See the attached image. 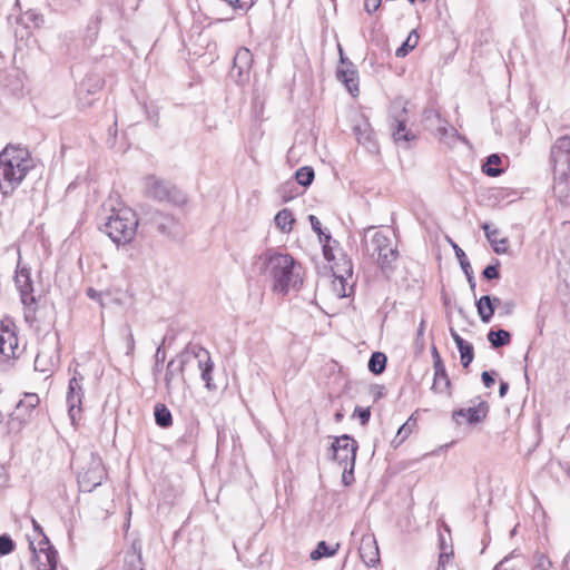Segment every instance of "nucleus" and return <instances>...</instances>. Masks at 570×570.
I'll list each match as a JSON object with an SVG mask.
<instances>
[{"instance_id":"f257e3e1","label":"nucleus","mask_w":570,"mask_h":570,"mask_svg":"<svg viewBox=\"0 0 570 570\" xmlns=\"http://www.w3.org/2000/svg\"><path fill=\"white\" fill-rule=\"evenodd\" d=\"M30 151L19 145H7L0 151V194L10 197L35 168Z\"/></svg>"},{"instance_id":"f03ea898","label":"nucleus","mask_w":570,"mask_h":570,"mask_svg":"<svg viewBox=\"0 0 570 570\" xmlns=\"http://www.w3.org/2000/svg\"><path fill=\"white\" fill-rule=\"evenodd\" d=\"M297 264L289 254L273 252L263 253L258 258L259 272L272 282L275 293L286 295L291 287L302 283L296 272Z\"/></svg>"},{"instance_id":"7ed1b4c3","label":"nucleus","mask_w":570,"mask_h":570,"mask_svg":"<svg viewBox=\"0 0 570 570\" xmlns=\"http://www.w3.org/2000/svg\"><path fill=\"white\" fill-rule=\"evenodd\" d=\"M138 224L139 220L136 213L128 207H122L119 209H112L111 215L100 229L115 244L126 245L134 239Z\"/></svg>"},{"instance_id":"20e7f679","label":"nucleus","mask_w":570,"mask_h":570,"mask_svg":"<svg viewBox=\"0 0 570 570\" xmlns=\"http://www.w3.org/2000/svg\"><path fill=\"white\" fill-rule=\"evenodd\" d=\"M373 227H370L364 233L363 246L364 252L374 257L377 255L376 262L382 273L390 277L395 269V262L399 257L396 246L392 245L391 238L382 232H374L371 239H366V235Z\"/></svg>"},{"instance_id":"39448f33","label":"nucleus","mask_w":570,"mask_h":570,"mask_svg":"<svg viewBox=\"0 0 570 570\" xmlns=\"http://www.w3.org/2000/svg\"><path fill=\"white\" fill-rule=\"evenodd\" d=\"M106 476L107 472L101 458L95 453H89L85 464L78 471L77 481L81 491L91 492L102 483Z\"/></svg>"},{"instance_id":"423d86ee","label":"nucleus","mask_w":570,"mask_h":570,"mask_svg":"<svg viewBox=\"0 0 570 570\" xmlns=\"http://www.w3.org/2000/svg\"><path fill=\"white\" fill-rule=\"evenodd\" d=\"M333 459L344 468V479L346 473L353 474L356 461L357 442L348 434L336 436L331 445Z\"/></svg>"},{"instance_id":"0eeeda50","label":"nucleus","mask_w":570,"mask_h":570,"mask_svg":"<svg viewBox=\"0 0 570 570\" xmlns=\"http://www.w3.org/2000/svg\"><path fill=\"white\" fill-rule=\"evenodd\" d=\"M145 194L156 200H170L174 203H184L185 197L169 183L157 178L156 176H147L145 178Z\"/></svg>"},{"instance_id":"6e6552de","label":"nucleus","mask_w":570,"mask_h":570,"mask_svg":"<svg viewBox=\"0 0 570 570\" xmlns=\"http://www.w3.org/2000/svg\"><path fill=\"white\" fill-rule=\"evenodd\" d=\"M550 160L554 175H568L570 171V137L562 136L551 147Z\"/></svg>"},{"instance_id":"1a4fd4ad","label":"nucleus","mask_w":570,"mask_h":570,"mask_svg":"<svg viewBox=\"0 0 570 570\" xmlns=\"http://www.w3.org/2000/svg\"><path fill=\"white\" fill-rule=\"evenodd\" d=\"M29 547L33 553V567L36 570H56L58 564V552L48 544L36 546L33 539L29 538Z\"/></svg>"},{"instance_id":"9d476101","label":"nucleus","mask_w":570,"mask_h":570,"mask_svg":"<svg viewBox=\"0 0 570 570\" xmlns=\"http://www.w3.org/2000/svg\"><path fill=\"white\" fill-rule=\"evenodd\" d=\"M191 358H196L198 361V368L200 371L202 380L205 382L206 389L208 391L217 390V386L213 383L212 373L214 370V362L209 352L198 345L190 346V360Z\"/></svg>"},{"instance_id":"9b49d317","label":"nucleus","mask_w":570,"mask_h":570,"mask_svg":"<svg viewBox=\"0 0 570 570\" xmlns=\"http://www.w3.org/2000/svg\"><path fill=\"white\" fill-rule=\"evenodd\" d=\"M190 362V346H187L175 358L170 360L166 366L165 386L168 394L171 393L173 383L177 377L184 380V371Z\"/></svg>"},{"instance_id":"f8f14e48","label":"nucleus","mask_w":570,"mask_h":570,"mask_svg":"<svg viewBox=\"0 0 570 570\" xmlns=\"http://www.w3.org/2000/svg\"><path fill=\"white\" fill-rule=\"evenodd\" d=\"M14 284L20 293L21 303L27 307L35 305L36 298L33 296V284L31 279V273L28 267L18 266L14 276Z\"/></svg>"},{"instance_id":"ddd939ff","label":"nucleus","mask_w":570,"mask_h":570,"mask_svg":"<svg viewBox=\"0 0 570 570\" xmlns=\"http://www.w3.org/2000/svg\"><path fill=\"white\" fill-rule=\"evenodd\" d=\"M422 121L428 129L435 130L441 139L452 135V137H459L456 129L448 128V122L443 120L438 110L432 107L425 108L422 115Z\"/></svg>"},{"instance_id":"4468645a","label":"nucleus","mask_w":570,"mask_h":570,"mask_svg":"<svg viewBox=\"0 0 570 570\" xmlns=\"http://www.w3.org/2000/svg\"><path fill=\"white\" fill-rule=\"evenodd\" d=\"M340 51H341V62H342L343 67L337 69V72H336L337 79L346 86L348 92L352 96H356L358 94L357 70L355 69V67L353 66L352 62L347 61V59H345L343 57L342 49H340Z\"/></svg>"},{"instance_id":"2eb2a0df","label":"nucleus","mask_w":570,"mask_h":570,"mask_svg":"<svg viewBox=\"0 0 570 570\" xmlns=\"http://www.w3.org/2000/svg\"><path fill=\"white\" fill-rule=\"evenodd\" d=\"M406 120L405 107H402L397 115L391 117L390 128L396 142H409L416 138V136L411 130L406 129Z\"/></svg>"},{"instance_id":"dca6fc26","label":"nucleus","mask_w":570,"mask_h":570,"mask_svg":"<svg viewBox=\"0 0 570 570\" xmlns=\"http://www.w3.org/2000/svg\"><path fill=\"white\" fill-rule=\"evenodd\" d=\"M78 372H75V375L70 379L67 392V404L69 407V416L72 421L76 419L75 411L76 409L80 411L81 400L83 396L81 381L82 376L77 377Z\"/></svg>"},{"instance_id":"f3484780","label":"nucleus","mask_w":570,"mask_h":570,"mask_svg":"<svg viewBox=\"0 0 570 570\" xmlns=\"http://www.w3.org/2000/svg\"><path fill=\"white\" fill-rule=\"evenodd\" d=\"M358 551L361 559L367 567H375L380 562L379 547L374 535H363Z\"/></svg>"},{"instance_id":"a211bd4d","label":"nucleus","mask_w":570,"mask_h":570,"mask_svg":"<svg viewBox=\"0 0 570 570\" xmlns=\"http://www.w3.org/2000/svg\"><path fill=\"white\" fill-rule=\"evenodd\" d=\"M253 62V55L247 48H240L235 57L232 75L234 76L237 71V82H243L247 80L249 75V69Z\"/></svg>"},{"instance_id":"6ab92c4d","label":"nucleus","mask_w":570,"mask_h":570,"mask_svg":"<svg viewBox=\"0 0 570 570\" xmlns=\"http://www.w3.org/2000/svg\"><path fill=\"white\" fill-rule=\"evenodd\" d=\"M18 337L9 327L0 331V360L7 361L16 356Z\"/></svg>"},{"instance_id":"aec40b11","label":"nucleus","mask_w":570,"mask_h":570,"mask_svg":"<svg viewBox=\"0 0 570 570\" xmlns=\"http://www.w3.org/2000/svg\"><path fill=\"white\" fill-rule=\"evenodd\" d=\"M488 411V404L485 402H480L476 406L454 411L452 416L458 423L460 422L459 417H464L469 424H475L485 419Z\"/></svg>"},{"instance_id":"412c9836","label":"nucleus","mask_w":570,"mask_h":570,"mask_svg":"<svg viewBox=\"0 0 570 570\" xmlns=\"http://www.w3.org/2000/svg\"><path fill=\"white\" fill-rule=\"evenodd\" d=\"M122 570H144L141 542L139 540H134L124 552Z\"/></svg>"},{"instance_id":"4be33fe9","label":"nucleus","mask_w":570,"mask_h":570,"mask_svg":"<svg viewBox=\"0 0 570 570\" xmlns=\"http://www.w3.org/2000/svg\"><path fill=\"white\" fill-rule=\"evenodd\" d=\"M500 298L491 295H483L475 302L478 314L483 323H489L493 317Z\"/></svg>"},{"instance_id":"5701e85b","label":"nucleus","mask_w":570,"mask_h":570,"mask_svg":"<svg viewBox=\"0 0 570 570\" xmlns=\"http://www.w3.org/2000/svg\"><path fill=\"white\" fill-rule=\"evenodd\" d=\"M353 131L356 136L357 141L362 144L368 151H377L379 146L375 140L373 129L371 128L367 121H363L362 124L355 125Z\"/></svg>"},{"instance_id":"b1692460","label":"nucleus","mask_w":570,"mask_h":570,"mask_svg":"<svg viewBox=\"0 0 570 570\" xmlns=\"http://www.w3.org/2000/svg\"><path fill=\"white\" fill-rule=\"evenodd\" d=\"M39 396L36 393H26L12 413L20 422L26 421L31 412L39 405Z\"/></svg>"},{"instance_id":"393cba45","label":"nucleus","mask_w":570,"mask_h":570,"mask_svg":"<svg viewBox=\"0 0 570 570\" xmlns=\"http://www.w3.org/2000/svg\"><path fill=\"white\" fill-rule=\"evenodd\" d=\"M450 334L459 350L462 366L464 368L469 367V365L472 363L474 358L473 345L468 341L463 340L458 334V332L452 327L450 328Z\"/></svg>"},{"instance_id":"a878e982","label":"nucleus","mask_w":570,"mask_h":570,"mask_svg":"<svg viewBox=\"0 0 570 570\" xmlns=\"http://www.w3.org/2000/svg\"><path fill=\"white\" fill-rule=\"evenodd\" d=\"M553 193L564 204H570V171L568 175H554Z\"/></svg>"},{"instance_id":"bb28decb","label":"nucleus","mask_w":570,"mask_h":570,"mask_svg":"<svg viewBox=\"0 0 570 570\" xmlns=\"http://www.w3.org/2000/svg\"><path fill=\"white\" fill-rule=\"evenodd\" d=\"M154 416L156 424L161 429H168L173 425V415L169 409L163 403H156Z\"/></svg>"},{"instance_id":"cd10ccee","label":"nucleus","mask_w":570,"mask_h":570,"mask_svg":"<svg viewBox=\"0 0 570 570\" xmlns=\"http://www.w3.org/2000/svg\"><path fill=\"white\" fill-rule=\"evenodd\" d=\"M150 222L156 226L158 232L161 234H170L171 227L175 224L173 217L165 215L158 210H155L151 214Z\"/></svg>"},{"instance_id":"c85d7f7f","label":"nucleus","mask_w":570,"mask_h":570,"mask_svg":"<svg viewBox=\"0 0 570 570\" xmlns=\"http://www.w3.org/2000/svg\"><path fill=\"white\" fill-rule=\"evenodd\" d=\"M274 220L277 228H279V230L283 233H289L295 222L293 214L288 208L279 210L276 214Z\"/></svg>"},{"instance_id":"c756f323","label":"nucleus","mask_w":570,"mask_h":570,"mask_svg":"<svg viewBox=\"0 0 570 570\" xmlns=\"http://www.w3.org/2000/svg\"><path fill=\"white\" fill-rule=\"evenodd\" d=\"M487 337L493 348H499V347L509 345L511 342L510 332L502 330V328H500L498 331L491 330L488 333Z\"/></svg>"},{"instance_id":"7c9ffc66","label":"nucleus","mask_w":570,"mask_h":570,"mask_svg":"<svg viewBox=\"0 0 570 570\" xmlns=\"http://www.w3.org/2000/svg\"><path fill=\"white\" fill-rule=\"evenodd\" d=\"M416 426V420L411 415L407 421L400 426L397 433L392 441L394 448L400 446L412 433L413 429Z\"/></svg>"},{"instance_id":"2f4dec72","label":"nucleus","mask_w":570,"mask_h":570,"mask_svg":"<svg viewBox=\"0 0 570 570\" xmlns=\"http://www.w3.org/2000/svg\"><path fill=\"white\" fill-rule=\"evenodd\" d=\"M386 355L382 352H374L368 360V370L375 375L382 374L386 367Z\"/></svg>"},{"instance_id":"473e14b6","label":"nucleus","mask_w":570,"mask_h":570,"mask_svg":"<svg viewBox=\"0 0 570 570\" xmlns=\"http://www.w3.org/2000/svg\"><path fill=\"white\" fill-rule=\"evenodd\" d=\"M501 164V157L498 154H492L487 158L482 170L489 177H498L503 173V169L498 166Z\"/></svg>"},{"instance_id":"72a5a7b5","label":"nucleus","mask_w":570,"mask_h":570,"mask_svg":"<svg viewBox=\"0 0 570 570\" xmlns=\"http://www.w3.org/2000/svg\"><path fill=\"white\" fill-rule=\"evenodd\" d=\"M338 548V543H336L334 547H331L325 541H320L316 549L311 552L309 557L312 560H320L322 558L332 557L337 552Z\"/></svg>"},{"instance_id":"f704fd0d","label":"nucleus","mask_w":570,"mask_h":570,"mask_svg":"<svg viewBox=\"0 0 570 570\" xmlns=\"http://www.w3.org/2000/svg\"><path fill=\"white\" fill-rule=\"evenodd\" d=\"M314 176V169L309 166L301 167L295 173L296 181L304 187H307L313 183Z\"/></svg>"},{"instance_id":"c9c22d12","label":"nucleus","mask_w":570,"mask_h":570,"mask_svg":"<svg viewBox=\"0 0 570 570\" xmlns=\"http://www.w3.org/2000/svg\"><path fill=\"white\" fill-rule=\"evenodd\" d=\"M451 387V381L449 379V375L446 372H443V374H434L433 385L432 389L436 392H446L449 395Z\"/></svg>"},{"instance_id":"e433bc0d","label":"nucleus","mask_w":570,"mask_h":570,"mask_svg":"<svg viewBox=\"0 0 570 570\" xmlns=\"http://www.w3.org/2000/svg\"><path fill=\"white\" fill-rule=\"evenodd\" d=\"M417 35L415 31H412L407 39L395 51V56L399 58L405 57L411 49H413L417 43Z\"/></svg>"},{"instance_id":"4c0bfd02","label":"nucleus","mask_w":570,"mask_h":570,"mask_svg":"<svg viewBox=\"0 0 570 570\" xmlns=\"http://www.w3.org/2000/svg\"><path fill=\"white\" fill-rule=\"evenodd\" d=\"M164 344H165V338L163 340L160 345L157 347L156 353H155V365L153 367L154 374H158L161 372L163 363L166 360V351L164 348Z\"/></svg>"},{"instance_id":"58836bf2","label":"nucleus","mask_w":570,"mask_h":570,"mask_svg":"<svg viewBox=\"0 0 570 570\" xmlns=\"http://www.w3.org/2000/svg\"><path fill=\"white\" fill-rule=\"evenodd\" d=\"M31 522H32L33 532H35L33 540L36 542V546L48 544V542H50V541H49L48 537L43 533L41 525L33 518L31 519ZM29 538L32 539V537L28 535V539Z\"/></svg>"},{"instance_id":"ea45409f","label":"nucleus","mask_w":570,"mask_h":570,"mask_svg":"<svg viewBox=\"0 0 570 570\" xmlns=\"http://www.w3.org/2000/svg\"><path fill=\"white\" fill-rule=\"evenodd\" d=\"M344 265L346 266V268L344 269V274H340V275H337V274H336V272L334 273V275H335L336 279H338V281H340V283H341V285H342V292H341V293H338V295H340L341 297L346 296L345 288H344V282H345L347 278L352 277V274H353V269H352V263H351V261H345V262H344Z\"/></svg>"},{"instance_id":"a19ab883","label":"nucleus","mask_w":570,"mask_h":570,"mask_svg":"<svg viewBox=\"0 0 570 570\" xmlns=\"http://www.w3.org/2000/svg\"><path fill=\"white\" fill-rule=\"evenodd\" d=\"M452 247H453V249L455 252V255H456V257H458V259L460 262L462 271L464 273H468V272L472 271L470 262L468 261L466 255L463 252V249L460 248L455 243H452Z\"/></svg>"},{"instance_id":"79ce46f5","label":"nucleus","mask_w":570,"mask_h":570,"mask_svg":"<svg viewBox=\"0 0 570 570\" xmlns=\"http://www.w3.org/2000/svg\"><path fill=\"white\" fill-rule=\"evenodd\" d=\"M14 549V542L8 534L0 535V556H7Z\"/></svg>"},{"instance_id":"37998d69","label":"nucleus","mask_w":570,"mask_h":570,"mask_svg":"<svg viewBox=\"0 0 570 570\" xmlns=\"http://www.w3.org/2000/svg\"><path fill=\"white\" fill-rule=\"evenodd\" d=\"M500 262L499 261H495V264H492V265H488L483 272H482V276L488 279V281H491V279H498L500 278Z\"/></svg>"},{"instance_id":"c03bdc74","label":"nucleus","mask_w":570,"mask_h":570,"mask_svg":"<svg viewBox=\"0 0 570 570\" xmlns=\"http://www.w3.org/2000/svg\"><path fill=\"white\" fill-rule=\"evenodd\" d=\"M49 360L45 355L43 352H39L35 360V370L46 373L50 371V367L48 366Z\"/></svg>"},{"instance_id":"a18cd8bd","label":"nucleus","mask_w":570,"mask_h":570,"mask_svg":"<svg viewBox=\"0 0 570 570\" xmlns=\"http://www.w3.org/2000/svg\"><path fill=\"white\" fill-rule=\"evenodd\" d=\"M353 416H357L362 425H366L371 417V407L356 406Z\"/></svg>"},{"instance_id":"49530a36","label":"nucleus","mask_w":570,"mask_h":570,"mask_svg":"<svg viewBox=\"0 0 570 570\" xmlns=\"http://www.w3.org/2000/svg\"><path fill=\"white\" fill-rule=\"evenodd\" d=\"M91 80H92L91 78H88L87 80H83L80 83L79 95L81 94L82 90H86L88 94H94L101 88V81L99 78H97V79H95V85L92 86V89H91V86H90Z\"/></svg>"},{"instance_id":"de8ad7c7","label":"nucleus","mask_w":570,"mask_h":570,"mask_svg":"<svg viewBox=\"0 0 570 570\" xmlns=\"http://www.w3.org/2000/svg\"><path fill=\"white\" fill-rule=\"evenodd\" d=\"M551 561L543 553L535 554V564L532 570H549Z\"/></svg>"},{"instance_id":"09e8293b","label":"nucleus","mask_w":570,"mask_h":570,"mask_svg":"<svg viewBox=\"0 0 570 570\" xmlns=\"http://www.w3.org/2000/svg\"><path fill=\"white\" fill-rule=\"evenodd\" d=\"M490 244L497 254H504L507 252V244H508L507 238L499 239L498 235H495V243H490Z\"/></svg>"},{"instance_id":"8fccbe9b","label":"nucleus","mask_w":570,"mask_h":570,"mask_svg":"<svg viewBox=\"0 0 570 570\" xmlns=\"http://www.w3.org/2000/svg\"><path fill=\"white\" fill-rule=\"evenodd\" d=\"M481 228L484 230L485 237L489 240V243H495V235H499V229H491V225L489 223H483L481 225Z\"/></svg>"},{"instance_id":"3c124183","label":"nucleus","mask_w":570,"mask_h":570,"mask_svg":"<svg viewBox=\"0 0 570 570\" xmlns=\"http://www.w3.org/2000/svg\"><path fill=\"white\" fill-rule=\"evenodd\" d=\"M308 220L311 223V227L314 233H316L317 235H324V230L322 229V224L315 215H309Z\"/></svg>"},{"instance_id":"603ef678","label":"nucleus","mask_w":570,"mask_h":570,"mask_svg":"<svg viewBox=\"0 0 570 570\" xmlns=\"http://www.w3.org/2000/svg\"><path fill=\"white\" fill-rule=\"evenodd\" d=\"M381 1L382 0H365L364 1L365 11L370 14L375 12L381 6Z\"/></svg>"},{"instance_id":"864d4df0","label":"nucleus","mask_w":570,"mask_h":570,"mask_svg":"<svg viewBox=\"0 0 570 570\" xmlns=\"http://www.w3.org/2000/svg\"><path fill=\"white\" fill-rule=\"evenodd\" d=\"M424 330H425V321H424V320H422V321L420 322V325H419V328H417V332H416V338H415V343H416V345H419L420 347H423V346H424V340H423Z\"/></svg>"},{"instance_id":"5fc2aeb1","label":"nucleus","mask_w":570,"mask_h":570,"mask_svg":"<svg viewBox=\"0 0 570 570\" xmlns=\"http://www.w3.org/2000/svg\"><path fill=\"white\" fill-rule=\"evenodd\" d=\"M451 556L446 553H441L439 557V564L436 570H446V564L450 562Z\"/></svg>"},{"instance_id":"6e6d98bb","label":"nucleus","mask_w":570,"mask_h":570,"mask_svg":"<svg viewBox=\"0 0 570 570\" xmlns=\"http://www.w3.org/2000/svg\"><path fill=\"white\" fill-rule=\"evenodd\" d=\"M481 379L485 387H491L494 384V379L488 371L482 373Z\"/></svg>"},{"instance_id":"4d7b16f0","label":"nucleus","mask_w":570,"mask_h":570,"mask_svg":"<svg viewBox=\"0 0 570 570\" xmlns=\"http://www.w3.org/2000/svg\"><path fill=\"white\" fill-rule=\"evenodd\" d=\"M443 372H446L444 363L441 357H438L434 362V374H443Z\"/></svg>"},{"instance_id":"13d9d810","label":"nucleus","mask_w":570,"mask_h":570,"mask_svg":"<svg viewBox=\"0 0 570 570\" xmlns=\"http://www.w3.org/2000/svg\"><path fill=\"white\" fill-rule=\"evenodd\" d=\"M127 345H128L127 354L132 353V351L135 348V340H134V335L131 332H129L127 335Z\"/></svg>"},{"instance_id":"bf43d9fd","label":"nucleus","mask_w":570,"mask_h":570,"mask_svg":"<svg viewBox=\"0 0 570 570\" xmlns=\"http://www.w3.org/2000/svg\"><path fill=\"white\" fill-rule=\"evenodd\" d=\"M508 391H509V383L505 381H501L500 387H499L500 397H504L507 395Z\"/></svg>"},{"instance_id":"052dcab7","label":"nucleus","mask_w":570,"mask_h":570,"mask_svg":"<svg viewBox=\"0 0 570 570\" xmlns=\"http://www.w3.org/2000/svg\"><path fill=\"white\" fill-rule=\"evenodd\" d=\"M318 236V239H320V243L325 246V245H330V242L332 240V236L330 233H325L324 232V235H317Z\"/></svg>"},{"instance_id":"680f3d73","label":"nucleus","mask_w":570,"mask_h":570,"mask_svg":"<svg viewBox=\"0 0 570 570\" xmlns=\"http://www.w3.org/2000/svg\"><path fill=\"white\" fill-rule=\"evenodd\" d=\"M464 274L466 276V279H468L470 288L472 291H474V288H475V279H474V276H473V271H470V272L464 273Z\"/></svg>"},{"instance_id":"e2e57ef3","label":"nucleus","mask_w":570,"mask_h":570,"mask_svg":"<svg viewBox=\"0 0 570 570\" xmlns=\"http://www.w3.org/2000/svg\"><path fill=\"white\" fill-rule=\"evenodd\" d=\"M323 254L326 261H332L334 257L330 245L323 246Z\"/></svg>"},{"instance_id":"0e129e2a","label":"nucleus","mask_w":570,"mask_h":570,"mask_svg":"<svg viewBox=\"0 0 570 570\" xmlns=\"http://www.w3.org/2000/svg\"><path fill=\"white\" fill-rule=\"evenodd\" d=\"M509 562V558H504L501 562H499L493 570H508L505 564Z\"/></svg>"},{"instance_id":"69168bd1","label":"nucleus","mask_w":570,"mask_h":570,"mask_svg":"<svg viewBox=\"0 0 570 570\" xmlns=\"http://www.w3.org/2000/svg\"><path fill=\"white\" fill-rule=\"evenodd\" d=\"M342 481L345 485L351 484L354 481V473L351 475L350 473H346V480L344 479V473L342 474Z\"/></svg>"},{"instance_id":"338daca9","label":"nucleus","mask_w":570,"mask_h":570,"mask_svg":"<svg viewBox=\"0 0 570 570\" xmlns=\"http://www.w3.org/2000/svg\"><path fill=\"white\" fill-rule=\"evenodd\" d=\"M6 483V474L3 471V468L0 466V487H2Z\"/></svg>"},{"instance_id":"774afa93","label":"nucleus","mask_w":570,"mask_h":570,"mask_svg":"<svg viewBox=\"0 0 570 570\" xmlns=\"http://www.w3.org/2000/svg\"><path fill=\"white\" fill-rule=\"evenodd\" d=\"M432 356L433 361H438V357H441L440 353L438 352V348L435 346H432Z\"/></svg>"}]
</instances>
